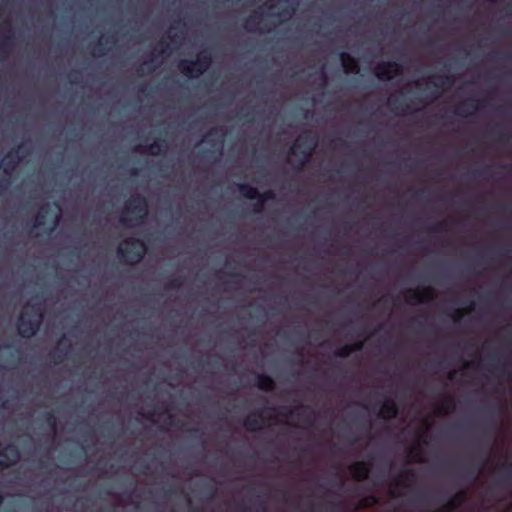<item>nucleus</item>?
Here are the masks:
<instances>
[{"mask_svg":"<svg viewBox=\"0 0 512 512\" xmlns=\"http://www.w3.org/2000/svg\"><path fill=\"white\" fill-rule=\"evenodd\" d=\"M350 349H352V353L356 351H361L363 349L364 343L362 341L356 342L354 344H349Z\"/></svg>","mask_w":512,"mask_h":512,"instance_id":"e433bc0d","label":"nucleus"},{"mask_svg":"<svg viewBox=\"0 0 512 512\" xmlns=\"http://www.w3.org/2000/svg\"><path fill=\"white\" fill-rule=\"evenodd\" d=\"M44 422L51 428L52 431H55L57 426V418L53 412L45 413Z\"/></svg>","mask_w":512,"mask_h":512,"instance_id":"c85d7f7f","label":"nucleus"},{"mask_svg":"<svg viewBox=\"0 0 512 512\" xmlns=\"http://www.w3.org/2000/svg\"><path fill=\"white\" fill-rule=\"evenodd\" d=\"M183 286V280L180 277L173 278L165 284L166 290H178Z\"/></svg>","mask_w":512,"mask_h":512,"instance_id":"cd10ccee","label":"nucleus"},{"mask_svg":"<svg viewBox=\"0 0 512 512\" xmlns=\"http://www.w3.org/2000/svg\"><path fill=\"white\" fill-rule=\"evenodd\" d=\"M340 60L346 73H357L359 71L358 62L350 54L341 52Z\"/></svg>","mask_w":512,"mask_h":512,"instance_id":"f3484780","label":"nucleus"},{"mask_svg":"<svg viewBox=\"0 0 512 512\" xmlns=\"http://www.w3.org/2000/svg\"><path fill=\"white\" fill-rule=\"evenodd\" d=\"M160 46L162 47L160 53L163 54L166 51V48L168 47V45L165 44L163 41H161Z\"/></svg>","mask_w":512,"mask_h":512,"instance_id":"864d4df0","label":"nucleus"},{"mask_svg":"<svg viewBox=\"0 0 512 512\" xmlns=\"http://www.w3.org/2000/svg\"><path fill=\"white\" fill-rule=\"evenodd\" d=\"M211 63V54L204 50L197 55L195 60H181L178 63V69L187 77L197 78L209 68Z\"/></svg>","mask_w":512,"mask_h":512,"instance_id":"f03ea898","label":"nucleus"},{"mask_svg":"<svg viewBox=\"0 0 512 512\" xmlns=\"http://www.w3.org/2000/svg\"><path fill=\"white\" fill-rule=\"evenodd\" d=\"M380 302H382L383 304H386L388 302V297L381 298Z\"/></svg>","mask_w":512,"mask_h":512,"instance_id":"680f3d73","label":"nucleus"},{"mask_svg":"<svg viewBox=\"0 0 512 512\" xmlns=\"http://www.w3.org/2000/svg\"><path fill=\"white\" fill-rule=\"evenodd\" d=\"M368 502L362 501L359 507H356L353 511L347 509L346 505L342 501L329 502L327 507L331 512H357L360 507H368Z\"/></svg>","mask_w":512,"mask_h":512,"instance_id":"5701e85b","label":"nucleus"},{"mask_svg":"<svg viewBox=\"0 0 512 512\" xmlns=\"http://www.w3.org/2000/svg\"><path fill=\"white\" fill-rule=\"evenodd\" d=\"M20 149L21 145L17 146L15 149L10 151L2 160L3 173L8 177L12 176L21 160V157L17 155Z\"/></svg>","mask_w":512,"mask_h":512,"instance_id":"6e6552de","label":"nucleus"},{"mask_svg":"<svg viewBox=\"0 0 512 512\" xmlns=\"http://www.w3.org/2000/svg\"><path fill=\"white\" fill-rule=\"evenodd\" d=\"M255 502H256L257 506H258L259 508H261L262 510H265V509H266V506H265L266 501H265V499H264L261 495H258V496L256 497Z\"/></svg>","mask_w":512,"mask_h":512,"instance_id":"58836bf2","label":"nucleus"},{"mask_svg":"<svg viewBox=\"0 0 512 512\" xmlns=\"http://www.w3.org/2000/svg\"><path fill=\"white\" fill-rule=\"evenodd\" d=\"M126 213L134 215L137 222H142L148 214V202L146 198L137 194L129 199L123 211V215L120 218V222L124 225H128L130 221L125 216Z\"/></svg>","mask_w":512,"mask_h":512,"instance_id":"20e7f679","label":"nucleus"},{"mask_svg":"<svg viewBox=\"0 0 512 512\" xmlns=\"http://www.w3.org/2000/svg\"><path fill=\"white\" fill-rule=\"evenodd\" d=\"M507 139H508V136H507L506 134H501V135L499 136V139H498V140H499L500 142H505Z\"/></svg>","mask_w":512,"mask_h":512,"instance_id":"6e6d98bb","label":"nucleus"},{"mask_svg":"<svg viewBox=\"0 0 512 512\" xmlns=\"http://www.w3.org/2000/svg\"><path fill=\"white\" fill-rule=\"evenodd\" d=\"M419 453H420V446H417V447L413 448L412 450H410L408 462L409 463L421 462L422 459L419 457Z\"/></svg>","mask_w":512,"mask_h":512,"instance_id":"2f4dec72","label":"nucleus"},{"mask_svg":"<svg viewBox=\"0 0 512 512\" xmlns=\"http://www.w3.org/2000/svg\"><path fill=\"white\" fill-rule=\"evenodd\" d=\"M43 315L38 313V317L29 315L28 310H25L18 318L17 330L21 337L31 338L40 329L42 324Z\"/></svg>","mask_w":512,"mask_h":512,"instance_id":"39448f33","label":"nucleus"},{"mask_svg":"<svg viewBox=\"0 0 512 512\" xmlns=\"http://www.w3.org/2000/svg\"><path fill=\"white\" fill-rule=\"evenodd\" d=\"M275 198V194L272 190H267L260 194L256 199L257 202L254 204L253 210L255 213H261L264 209V204L268 200H272Z\"/></svg>","mask_w":512,"mask_h":512,"instance_id":"4be33fe9","label":"nucleus"},{"mask_svg":"<svg viewBox=\"0 0 512 512\" xmlns=\"http://www.w3.org/2000/svg\"><path fill=\"white\" fill-rule=\"evenodd\" d=\"M497 410H498V411H502V410H503V407L499 404V405L497 406Z\"/></svg>","mask_w":512,"mask_h":512,"instance_id":"69168bd1","label":"nucleus"},{"mask_svg":"<svg viewBox=\"0 0 512 512\" xmlns=\"http://www.w3.org/2000/svg\"><path fill=\"white\" fill-rule=\"evenodd\" d=\"M198 432H199V430L197 428H193V429L190 430V433H191L193 438H201L200 436L197 435Z\"/></svg>","mask_w":512,"mask_h":512,"instance_id":"09e8293b","label":"nucleus"},{"mask_svg":"<svg viewBox=\"0 0 512 512\" xmlns=\"http://www.w3.org/2000/svg\"><path fill=\"white\" fill-rule=\"evenodd\" d=\"M71 350V344L67 341L65 336L61 337L58 341L57 353L53 355L54 363L59 364L64 360V357Z\"/></svg>","mask_w":512,"mask_h":512,"instance_id":"dca6fc26","label":"nucleus"},{"mask_svg":"<svg viewBox=\"0 0 512 512\" xmlns=\"http://www.w3.org/2000/svg\"><path fill=\"white\" fill-rule=\"evenodd\" d=\"M209 488H210V490H211L210 499H213V498H214V495H215V491H214L213 487H212V486H210V485H209Z\"/></svg>","mask_w":512,"mask_h":512,"instance_id":"bf43d9fd","label":"nucleus"},{"mask_svg":"<svg viewBox=\"0 0 512 512\" xmlns=\"http://www.w3.org/2000/svg\"><path fill=\"white\" fill-rule=\"evenodd\" d=\"M283 410L284 411H280V413H279L282 416L288 417V416L293 414V410L292 409L283 408Z\"/></svg>","mask_w":512,"mask_h":512,"instance_id":"c03bdc74","label":"nucleus"},{"mask_svg":"<svg viewBox=\"0 0 512 512\" xmlns=\"http://www.w3.org/2000/svg\"><path fill=\"white\" fill-rule=\"evenodd\" d=\"M28 307H29V311H28L29 315H31L33 317H38V313L43 315L41 304H37V303L29 304Z\"/></svg>","mask_w":512,"mask_h":512,"instance_id":"473e14b6","label":"nucleus"},{"mask_svg":"<svg viewBox=\"0 0 512 512\" xmlns=\"http://www.w3.org/2000/svg\"><path fill=\"white\" fill-rule=\"evenodd\" d=\"M169 420H170V425H171V426H174V427L179 426V425H178V424H179V422H177V421L175 420V418H174V416H173V415H169Z\"/></svg>","mask_w":512,"mask_h":512,"instance_id":"de8ad7c7","label":"nucleus"},{"mask_svg":"<svg viewBox=\"0 0 512 512\" xmlns=\"http://www.w3.org/2000/svg\"><path fill=\"white\" fill-rule=\"evenodd\" d=\"M479 100L477 99H468L460 103L454 110V113L460 117H467L472 114L474 111L479 110Z\"/></svg>","mask_w":512,"mask_h":512,"instance_id":"ddd939ff","label":"nucleus"},{"mask_svg":"<svg viewBox=\"0 0 512 512\" xmlns=\"http://www.w3.org/2000/svg\"><path fill=\"white\" fill-rule=\"evenodd\" d=\"M403 65L396 61L380 62L375 66L374 73L379 80L389 81L403 73Z\"/></svg>","mask_w":512,"mask_h":512,"instance_id":"423d86ee","label":"nucleus"},{"mask_svg":"<svg viewBox=\"0 0 512 512\" xmlns=\"http://www.w3.org/2000/svg\"><path fill=\"white\" fill-rule=\"evenodd\" d=\"M127 247H119L117 249L118 255L123 259L126 264L134 265L139 263L147 253L146 243L136 237H131L125 240Z\"/></svg>","mask_w":512,"mask_h":512,"instance_id":"7ed1b4c3","label":"nucleus"},{"mask_svg":"<svg viewBox=\"0 0 512 512\" xmlns=\"http://www.w3.org/2000/svg\"><path fill=\"white\" fill-rule=\"evenodd\" d=\"M175 38H176V35H171V36H170V39H171V40H175Z\"/></svg>","mask_w":512,"mask_h":512,"instance_id":"774afa93","label":"nucleus"},{"mask_svg":"<svg viewBox=\"0 0 512 512\" xmlns=\"http://www.w3.org/2000/svg\"><path fill=\"white\" fill-rule=\"evenodd\" d=\"M168 149V144L165 139L158 138L156 141H154L152 144L147 146H136L135 151L141 152V153H148L151 155H159L164 154Z\"/></svg>","mask_w":512,"mask_h":512,"instance_id":"9d476101","label":"nucleus"},{"mask_svg":"<svg viewBox=\"0 0 512 512\" xmlns=\"http://www.w3.org/2000/svg\"><path fill=\"white\" fill-rule=\"evenodd\" d=\"M13 35L11 33L0 37V58L4 59L10 53L13 46Z\"/></svg>","mask_w":512,"mask_h":512,"instance_id":"412c9836","label":"nucleus"},{"mask_svg":"<svg viewBox=\"0 0 512 512\" xmlns=\"http://www.w3.org/2000/svg\"><path fill=\"white\" fill-rule=\"evenodd\" d=\"M54 227L48 229L47 233L50 234L53 231Z\"/></svg>","mask_w":512,"mask_h":512,"instance_id":"338daca9","label":"nucleus"},{"mask_svg":"<svg viewBox=\"0 0 512 512\" xmlns=\"http://www.w3.org/2000/svg\"><path fill=\"white\" fill-rule=\"evenodd\" d=\"M45 223V215L43 213H38L35 220L34 227H40Z\"/></svg>","mask_w":512,"mask_h":512,"instance_id":"c9c22d12","label":"nucleus"},{"mask_svg":"<svg viewBox=\"0 0 512 512\" xmlns=\"http://www.w3.org/2000/svg\"><path fill=\"white\" fill-rule=\"evenodd\" d=\"M139 91L142 92V93H147L148 91V86L146 84H143L140 88H139Z\"/></svg>","mask_w":512,"mask_h":512,"instance_id":"3c124183","label":"nucleus"},{"mask_svg":"<svg viewBox=\"0 0 512 512\" xmlns=\"http://www.w3.org/2000/svg\"><path fill=\"white\" fill-rule=\"evenodd\" d=\"M297 1L298 0H286V2L291 3V4H297Z\"/></svg>","mask_w":512,"mask_h":512,"instance_id":"0e129e2a","label":"nucleus"},{"mask_svg":"<svg viewBox=\"0 0 512 512\" xmlns=\"http://www.w3.org/2000/svg\"><path fill=\"white\" fill-rule=\"evenodd\" d=\"M231 276H232V278L234 279V281H233V282H234V283H238L237 279H238L240 276H239L238 274H235V273L231 274Z\"/></svg>","mask_w":512,"mask_h":512,"instance_id":"4d7b16f0","label":"nucleus"},{"mask_svg":"<svg viewBox=\"0 0 512 512\" xmlns=\"http://www.w3.org/2000/svg\"><path fill=\"white\" fill-rule=\"evenodd\" d=\"M463 313L460 311V310H457L454 315H453V320L454 322H459L461 317H462Z\"/></svg>","mask_w":512,"mask_h":512,"instance_id":"37998d69","label":"nucleus"},{"mask_svg":"<svg viewBox=\"0 0 512 512\" xmlns=\"http://www.w3.org/2000/svg\"><path fill=\"white\" fill-rule=\"evenodd\" d=\"M262 419V413L255 412L245 418V420L243 421V426L249 432L258 431L262 428Z\"/></svg>","mask_w":512,"mask_h":512,"instance_id":"4468645a","label":"nucleus"},{"mask_svg":"<svg viewBox=\"0 0 512 512\" xmlns=\"http://www.w3.org/2000/svg\"><path fill=\"white\" fill-rule=\"evenodd\" d=\"M137 174H138V170L137 169L131 170V175H137Z\"/></svg>","mask_w":512,"mask_h":512,"instance_id":"e2e57ef3","label":"nucleus"},{"mask_svg":"<svg viewBox=\"0 0 512 512\" xmlns=\"http://www.w3.org/2000/svg\"><path fill=\"white\" fill-rule=\"evenodd\" d=\"M115 43V40L113 37L106 36L102 37L98 43L95 45L94 51L95 55L102 56L105 54L104 44H113Z\"/></svg>","mask_w":512,"mask_h":512,"instance_id":"a878e982","label":"nucleus"},{"mask_svg":"<svg viewBox=\"0 0 512 512\" xmlns=\"http://www.w3.org/2000/svg\"><path fill=\"white\" fill-rule=\"evenodd\" d=\"M454 376H455V372H454V371H450V372L448 373V378H449V379H453V378H454Z\"/></svg>","mask_w":512,"mask_h":512,"instance_id":"052dcab7","label":"nucleus"},{"mask_svg":"<svg viewBox=\"0 0 512 512\" xmlns=\"http://www.w3.org/2000/svg\"><path fill=\"white\" fill-rule=\"evenodd\" d=\"M80 78V72L79 71H72L69 74V79L71 83H78V80Z\"/></svg>","mask_w":512,"mask_h":512,"instance_id":"4c0bfd02","label":"nucleus"},{"mask_svg":"<svg viewBox=\"0 0 512 512\" xmlns=\"http://www.w3.org/2000/svg\"><path fill=\"white\" fill-rule=\"evenodd\" d=\"M20 459V451L15 444H7L0 450V467L8 468L16 464Z\"/></svg>","mask_w":512,"mask_h":512,"instance_id":"0eeeda50","label":"nucleus"},{"mask_svg":"<svg viewBox=\"0 0 512 512\" xmlns=\"http://www.w3.org/2000/svg\"><path fill=\"white\" fill-rule=\"evenodd\" d=\"M256 386L259 390L271 392L275 389V382L271 376L261 373L256 376Z\"/></svg>","mask_w":512,"mask_h":512,"instance_id":"6ab92c4d","label":"nucleus"},{"mask_svg":"<svg viewBox=\"0 0 512 512\" xmlns=\"http://www.w3.org/2000/svg\"><path fill=\"white\" fill-rule=\"evenodd\" d=\"M333 486L338 490H342L344 488V482L342 481V479H338Z\"/></svg>","mask_w":512,"mask_h":512,"instance_id":"a18cd8bd","label":"nucleus"},{"mask_svg":"<svg viewBox=\"0 0 512 512\" xmlns=\"http://www.w3.org/2000/svg\"><path fill=\"white\" fill-rule=\"evenodd\" d=\"M157 410L156 409H153L152 411H149L148 413L144 414L143 416L148 419V420H151L155 415H157Z\"/></svg>","mask_w":512,"mask_h":512,"instance_id":"79ce46f5","label":"nucleus"},{"mask_svg":"<svg viewBox=\"0 0 512 512\" xmlns=\"http://www.w3.org/2000/svg\"><path fill=\"white\" fill-rule=\"evenodd\" d=\"M399 414V407L394 399L386 398L382 404L378 416L384 420H392Z\"/></svg>","mask_w":512,"mask_h":512,"instance_id":"9b49d317","label":"nucleus"},{"mask_svg":"<svg viewBox=\"0 0 512 512\" xmlns=\"http://www.w3.org/2000/svg\"><path fill=\"white\" fill-rule=\"evenodd\" d=\"M321 80H322V84L326 85V83H327V75L325 74V72L321 73Z\"/></svg>","mask_w":512,"mask_h":512,"instance_id":"8fccbe9b","label":"nucleus"},{"mask_svg":"<svg viewBox=\"0 0 512 512\" xmlns=\"http://www.w3.org/2000/svg\"><path fill=\"white\" fill-rule=\"evenodd\" d=\"M436 78L441 79V82H434L433 86L436 88V91L432 92L429 96L430 100H435L440 95V90L443 91L444 89L452 86L453 84V77L451 75H438Z\"/></svg>","mask_w":512,"mask_h":512,"instance_id":"2eb2a0df","label":"nucleus"},{"mask_svg":"<svg viewBox=\"0 0 512 512\" xmlns=\"http://www.w3.org/2000/svg\"><path fill=\"white\" fill-rule=\"evenodd\" d=\"M464 501V494L462 492H458L452 496V498L446 503L445 511H454L458 508Z\"/></svg>","mask_w":512,"mask_h":512,"instance_id":"b1692460","label":"nucleus"},{"mask_svg":"<svg viewBox=\"0 0 512 512\" xmlns=\"http://www.w3.org/2000/svg\"><path fill=\"white\" fill-rule=\"evenodd\" d=\"M389 108L396 113H407L410 106L404 102L403 98L393 95L388 99Z\"/></svg>","mask_w":512,"mask_h":512,"instance_id":"a211bd4d","label":"nucleus"},{"mask_svg":"<svg viewBox=\"0 0 512 512\" xmlns=\"http://www.w3.org/2000/svg\"><path fill=\"white\" fill-rule=\"evenodd\" d=\"M371 465L366 461H356L350 466L352 476L355 480H365L369 476Z\"/></svg>","mask_w":512,"mask_h":512,"instance_id":"f8f14e48","label":"nucleus"},{"mask_svg":"<svg viewBox=\"0 0 512 512\" xmlns=\"http://www.w3.org/2000/svg\"><path fill=\"white\" fill-rule=\"evenodd\" d=\"M447 228V223L445 221H440L438 223H436L435 225H433L432 227H430V231L432 232H441V231H445Z\"/></svg>","mask_w":512,"mask_h":512,"instance_id":"72a5a7b5","label":"nucleus"},{"mask_svg":"<svg viewBox=\"0 0 512 512\" xmlns=\"http://www.w3.org/2000/svg\"><path fill=\"white\" fill-rule=\"evenodd\" d=\"M489 172H490V167H486L482 170L475 171L474 174L477 176H484V175L488 174Z\"/></svg>","mask_w":512,"mask_h":512,"instance_id":"a19ab883","label":"nucleus"},{"mask_svg":"<svg viewBox=\"0 0 512 512\" xmlns=\"http://www.w3.org/2000/svg\"><path fill=\"white\" fill-rule=\"evenodd\" d=\"M317 141V136L313 131L305 130L289 149V154L300 157L298 169H301L308 162L317 146Z\"/></svg>","mask_w":512,"mask_h":512,"instance_id":"f257e3e1","label":"nucleus"},{"mask_svg":"<svg viewBox=\"0 0 512 512\" xmlns=\"http://www.w3.org/2000/svg\"><path fill=\"white\" fill-rule=\"evenodd\" d=\"M433 298H434L433 289L430 286H426L423 288V290L421 292L414 291V290H408L406 300L410 304H418V303H424L426 301L432 300Z\"/></svg>","mask_w":512,"mask_h":512,"instance_id":"1a4fd4ad","label":"nucleus"},{"mask_svg":"<svg viewBox=\"0 0 512 512\" xmlns=\"http://www.w3.org/2000/svg\"><path fill=\"white\" fill-rule=\"evenodd\" d=\"M416 478L415 471L413 469H407L403 471L398 479L396 480L397 485H402L403 481L412 482Z\"/></svg>","mask_w":512,"mask_h":512,"instance_id":"bb28decb","label":"nucleus"},{"mask_svg":"<svg viewBox=\"0 0 512 512\" xmlns=\"http://www.w3.org/2000/svg\"><path fill=\"white\" fill-rule=\"evenodd\" d=\"M510 466L511 465H508V464H504L503 465V468L507 471V475H506L507 477L506 478H508L510 476V474H511L510 473Z\"/></svg>","mask_w":512,"mask_h":512,"instance_id":"5fc2aeb1","label":"nucleus"},{"mask_svg":"<svg viewBox=\"0 0 512 512\" xmlns=\"http://www.w3.org/2000/svg\"><path fill=\"white\" fill-rule=\"evenodd\" d=\"M237 188L241 195L248 200H255L260 196L258 189L245 183L237 184Z\"/></svg>","mask_w":512,"mask_h":512,"instance_id":"aec40b11","label":"nucleus"},{"mask_svg":"<svg viewBox=\"0 0 512 512\" xmlns=\"http://www.w3.org/2000/svg\"><path fill=\"white\" fill-rule=\"evenodd\" d=\"M214 134V131L211 130L210 132H208V134L206 135L205 137V141L208 142V143H211V144H214V140L211 138V136Z\"/></svg>","mask_w":512,"mask_h":512,"instance_id":"49530a36","label":"nucleus"},{"mask_svg":"<svg viewBox=\"0 0 512 512\" xmlns=\"http://www.w3.org/2000/svg\"><path fill=\"white\" fill-rule=\"evenodd\" d=\"M368 499L370 500V502H371V503H376V502H377L376 497H375V496H373V495L369 496V498H368Z\"/></svg>","mask_w":512,"mask_h":512,"instance_id":"13d9d810","label":"nucleus"},{"mask_svg":"<svg viewBox=\"0 0 512 512\" xmlns=\"http://www.w3.org/2000/svg\"><path fill=\"white\" fill-rule=\"evenodd\" d=\"M166 493H167L168 495H175V494L177 493V490H176V489H174V488H172V487H170V488L166 491Z\"/></svg>","mask_w":512,"mask_h":512,"instance_id":"603ef678","label":"nucleus"},{"mask_svg":"<svg viewBox=\"0 0 512 512\" xmlns=\"http://www.w3.org/2000/svg\"><path fill=\"white\" fill-rule=\"evenodd\" d=\"M455 405H454V401L452 398L448 397L444 403H442L440 406H439V411L441 413H448L449 411H452L454 409Z\"/></svg>","mask_w":512,"mask_h":512,"instance_id":"c756f323","label":"nucleus"},{"mask_svg":"<svg viewBox=\"0 0 512 512\" xmlns=\"http://www.w3.org/2000/svg\"><path fill=\"white\" fill-rule=\"evenodd\" d=\"M352 353V349H350V346L349 344H346L340 348H338L335 352H334V355L337 356V357H340V358H346L348 357L350 354Z\"/></svg>","mask_w":512,"mask_h":512,"instance_id":"7c9ffc66","label":"nucleus"},{"mask_svg":"<svg viewBox=\"0 0 512 512\" xmlns=\"http://www.w3.org/2000/svg\"><path fill=\"white\" fill-rule=\"evenodd\" d=\"M241 118H243L248 123L254 122V116L250 112L243 114Z\"/></svg>","mask_w":512,"mask_h":512,"instance_id":"ea45409f","label":"nucleus"},{"mask_svg":"<svg viewBox=\"0 0 512 512\" xmlns=\"http://www.w3.org/2000/svg\"><path fill=\"white\" fill-rule=\"evenodd\" d=\"M262 19V14L255 12L250 15L244 22V28L248 31H254Z\"/></svg>","mask_w":512,"mask_h":512,"instance_id":"393cba45","label":"nucleus"},{"mask_svg":"<svg viewBox=\"0 0 512 512\" xmlns=\"http://www.w3.org/2000/svg\"><path fill=\"white\" fill-rule=\"evenodd\" d=\"M483 463H481L477 468H467L466 469V475L473 480L476 479L477 473L482 469Z\"/></svg>","mask_w":512,"mask_h":512,"instance_id":"f704fd0d","label":"nucleus"}]
</instances>
